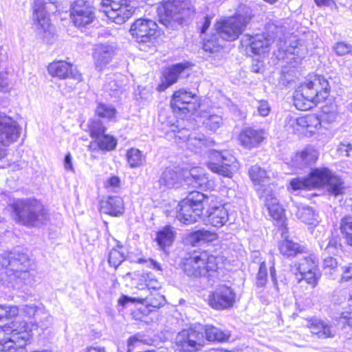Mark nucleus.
Masks as SVG:
<instances>
[{
  "label": "nucleus",
  "mask_w": 352,
  "mask_h": 352,
  "mask_svg": "<svg viewBox=\"0 0 352 352\" xmlns=\"http://www.w3.org/2000/svg\"><path fill=\"white\" fill-rule=\"evenodd\" d=\"M30 260L27 254L21 252L10 253L0 260V280L19 284L31 281Z\"/></svg>",
  "instance_id": "f257e3e1"
},
{
  "label": "nucleus",
  "mask_w": 352,
  "mask_h": 352,
  "mask_svg": "<svg viewBox=\"0 0 352 352\" xmlns=\"http://www.w3.org/2000/svg\"><path fill=\"white\" fill-rule=\"evenodd\" d=\"M15 221L27 227H37L47 220L48 215L44 206L35 199H20L12 206Z\"/></svg>",
  "instance_id": "f03ea898"
},
{
  "label": "nucleus",
  "mask_w": 352,
  "mask_h": 352,
  "mask_svg": "<svg viewBox=\"0 0 352 352\" xmlns=\"http://www.w3.org/2000/svg\"><path fill=\"white\" fill-rule=\"evenodd\" d=\"M188 6L187 0H162L157 9L160 23L167 29L177 28L183 23Z\"/></svg>",
  "instance_id": "7ed1b4c3"
},
{
  "label": "nucleus",
  "mask_w": 352,
  "mask_h": 352,
  "mask_svg": "<svg viewBox=\"0 0 352 352\" xmlns=\"http://www.w3.org/2000/svg\"><path fill=\"white\" fill-rule=\"evenodd\" d=\"M209 197L198 191H192L178 205L177 219L184 224L197 222L204 210V203L208 201Z\"/></svg>",
  "instance_id": "20e7f679"
},
{
  "label": "nucleus",
  "mask_w": 352,
  "mask_h": 352,
  "mask_svg": "<svg viewBox=\"0 0 352 352\" xmlns=\"http://www.w3.org/2000/svg\"><path fill=\"white\" fill-rule=\"evenodd\" d=\"M251 19L248 12L236 13L232 16L221 19L215 23L217 34L223 41H235L245 31Z\"/></svg>",
  "instance_id": "39448f33"
},
{
  "label": "nucleus",
  "mask_w": 352,
  "mask_h": 352,
  "mask_svg": "<svg viewBox=\"0 0 352 352\" xmlns=\"http://www.w3.org/2000/svg\"><path fill=\"white\" fill-rule=\"evenodd\" d=\"M30 338L28 331L27 323L25 321L13 322L10 325L0 327V351L8 350L12 352L13 347L10 344H14L16 347L22 348Z\"/></svg>",
  "instance_id": "423d86ee"
},
{
  "label": "nucleus",
  "mask_w": 352,
  "mask_h": 352,
  "mask_svg": "<svg viewBox=\"0 0 352 352\" xmlns=\"http://www.w3.org/2000/svg\"><path fill=\"white\" fill-rule=\"evenodd\" d=\"M217 258L209 255L207 252H201L186 260L184 264V272L192 277H212L217 269Z\"/></svg>",
  "instance_id": "0eeeda50"
},
{
  "label": "nucleus",
  "mask_w": 352,
  "mask_h": 352,
  "mask_svg": "<svg viewBox=\"0 0 352 352\" xmlns=\"http://www.w3.org/2000/svg\"><path fill=\"white\" fill-rule=\"evenodd\" d=\"M204 344V327L201 324L182 330L175 338L177 349L180 352H197Z\"/></svg>",
  "instance_id": "6e6552de"
},
{
  "label": "nucleus",
  "mask_w": 352,
  "mask_h": 352,
  "mask_svg": "<svg viewBox=\"0 0 352 352\" xmlns=\"http://www.w3.org/2000/svg\"><path fill=\"white\" fill-rule=\"evenodd\" d=\"M318 87L311 80L301 85L294 95V104L296 109L307 111L325 100V94H318Z\"/></svg>",
  "instance_id": "1a4fd4ad"
},
{
  "label": "nucleus",
  "mask_w": 352,
  "mask_h": 352,
  "mask_svg": "<svg viewBox=\"0 0 352 352\" xmlns=\"http://www.w3.org/2000/svg\"><path fill=\"white\" fill-rule=\"evenodd\" d=\"M293 267L298 272L296 275L298 283L304 280L312 287L318 284L320 276L318 261L314 255L303 257L299 262L295 263Z\"/></svg>",
  "instance_id": "9d476101"
},
{
  "label": "nucleus",
  "mask_w": 352,
  "mask_h": 352,
  "mask_svg": "<svg viewBox=\"0 0 352 352\" xmlns=\"http://www.w3.org/2000/svg\"><path fill=\"white\" fill-rule=\"evenodd\" d=\"M211 158H217L218 162H208L207 167L213 173L226 177H232L237 169L236 158L226 151L219 152L215 150L210 152Z\"/></svg>",
  "instance_id": "9b49d317"
},
{
  "label": "nucleus",
  "mask_w": 352,
  "mask_h": 352,
  "mask_svg": "<svg viewBox=\"0 0 352 352\" xmlns=\"http://www.w3.org/2000/svg\"><path fill=\"white\" fill-rule=\"evenodd\" d=\"M331 171L327 168H318L312 170L307 178L294 179L290 186L294 190H310L325 186L331 176Z\"/></svg>",
  "instance_id": "f8f14e48"
},
{
  "label": "nucleus",
  "mask_w": 352,
  "mask_h": 352,
  "mask_svg": "<svg viewBox=\"0 0 352 352\" xmlns=\"http://www.w3.org/2000/svg\"><path fill=\"white\" fill-rule=\"evenodd\" d=\"M157 28L154 21L138 19L131 25L130 32L137 42L148 43L155 39Z\"/></svg>",
  "instance_id": "ddd939ff"
},
{
  "label": "nucleus",
  "mask_w": 352,
  "mask_h": 352,
  "mask_svg": "<svg viewBox=\"0 0 352 352\" xmlns=\"http://www.w3.org/2000/svg\"><path fill=\"white\" fill-rule=\"evenodd\" d=\"M276 186L270 185L267 188L257 189L259 199L264 203L270 215L275 220H282L284 217V210L279 204L275 194Z\"/></svg>",
  "instance_id": "4468645a"
},
{
  "label": "nucleus",
  "mask_w": 352,
  "mask_h": 352,
  "mask_svg": "<svg viewBox=\"0 0 352 352\" xmlns=\"http://www.w3.org/2000/svg\"><path fill=\"white\" fill-rule=\"evenodd\" d=\"M32 19L34 28L38 35L45 38L52 34V28L45 8L44 0H34Z\"/></svg>",
  "instance_id": "2eb2a0df"
},
{
  "label": "nucleus",
  "mask_w": 352,
  "mask_h": 352,
  "mask_svg": "<svg viewBox=\"0 0 352 352\" xmlns=\"http://www.w3.org/2000/svg\"><path fill=\"white\" fill-rule=\"evenodd\" d=\"M70 15L74 24L78 28L86 27L95 19L93 7L88 1L85 0L74 2Z\"/></svg>",
  "instance_id": "dca6fc26"
},
{
  "label": "nucleus",
  "mask_w": 352,
  "mask_h": 352,
  "mask_svg": "<svg viewBox=\"0 0 352 352\" xmlns=\"http://www.w3.org/2000/svg\"><path fill=\"white\" fill-rule=\"evenodd\" d=\"M195 100V94L180 89L173 94L170 106L174 113L186 114L196 110Z\"/></svg>",
  "instance_id": "f3484780"
},
{
  "label": "nucleus",
  "mask_w": 352,
  "mask_h": 352,
  "mask_svg": "<svg viewBox=\"0 0 352 352\" xmlns=\"http://www.w3.org/2000/svg\"><path fill=\"white\" fill-rule=\"evenodd\" d=\"M236 294L226 285H221L209 296L210 305L218 310L230 308L235 302Z\"/></svg>",
  "instance_id": "a211bd4d"
},
{
  "label": "nucleus",
  "mask_w": 352,
  "mask_h": 352,
  "mask_svg": "<svg viewBox=\"0 0 352 352\" xmlns=\"http://www.w3.org/2000/svg\"><path fill=\"white\" fill-rule=\"evenodd\" d=\"M47 71L50 76L59 79L72 78L77 81L82 80L81 74L74 69L72 65L63 60L54 61L47 66Z\"/></svg>",
  "instance_id": "6ab92c4d"
},
{
  "label": "nucleus",
  "mask_w": 352,
  "mask_h": 352,
  "mask_svg": "<svg viewBox=\"0 0 352 352\" xmlns=\"http://www.w3.org/2000/svg\"><path fill=\"white\" fill-rule=\"evenodd\" d=\"M129 302H139L145 305L146 307H151L153 308H159L166 303L164 296L159 293L153 294L149 292V295H141L137 297H129L127 296H122L118 300V304L124 307Z\"/></svg>",
  "instance_id": "aec40b11"
},
{
  "label": "nucleus",
  "mask_w": 352,
  "mask_h": 352,
  "mask_svg": "<svg viewBox=\"0 0 352 352\" xmlns=\"http://www.w3.org/2000/svg\"><path fill=\"white\" fill-rule=\"evenodd\" d=\"M116 47L112 44L100 43L95 46L93 53L94 64L98 71H102L113 59Z\"/></svg>",
  "instance_id": "412c9836"
},
{
  "label": "nucleus",
  "mask_w": 352,
  "mask_h": 352,
  "mask_svg": "<svg viewBox=\"0 0 352 352\" xmlns=\"http://www.w3.org/2000/svg\"><path fill=\"white\" fill-rule=\"evenodd\" d=\"M272 42H274V40L265 34H256L254 36L247 34L244 36L242 40L243 45L248 46L250 51L254 54L267 52Z\"/></svg>",
  "instance_id": "4be33fe9"
},
{
  "label": "nucleus",
  "mask_w": 352,
  "mask_h": 352,
  "mask_svg": "<svg viewBox=\"0 0 352 352\" xmlns=\"http://www.w3.org/2000/svg\"><path fill=\"white\" fill-rule=\"evenodd\" d=\"M102 12L114 23L122 24L133 14L135 7L131 5V1L129 0L127 3H122L118 6V8L104 9Z\"/></svg>",
  "instance_id": "5701e85b"
},
{
  "label": "nucleus",
  "mask_w": 352,
  "mask_h": 352,
  "mask_svg": "<svg viewBox=\"0 0 352 352\" xmlns=\"http://www.w3.org/2000/svg\"><path fill=\"white\" fill-rule=\"evenodd\" d=\"M264 130H256L252 128H246L239 135L241 144L247 148H252L257 146L265 139Z\"/></svg>",
  "instance_id": "b1692460"
},
{
  "label": "nucleus",
  "mask_w": 352,
  "mask_h": 352,
  "mask_svg": "<svg viewBox=\"0 0 352 352\" xmlns=\"http://www.w3.org/2000/svg\"><path fill=\"white\" fill-rule=\"evenodd\" d=\"M308 327L311 333L317 335L320 338H333L336 335V330L332 325L318 319L310 320Z\"/></svg>",
  "instance_id": "393cba45"
},
{
  "label": "nucleus",
  "mask_w": 352,
  "mask_h": 352,
  "mask_svg": "<svg viewBox=\"0 0 352 352\" xmlns=\"http://www.w3.org/2000/svg\"><path fill=\"white\" fill-rule=\"evenodd\" d=\"M100 211L111 216H119L124 212V203L119 197H109L106 200L102 201Z\"/></svg>",
  "instance_id": "a878e982"
},
{
  "label": "nucleus",
  "mask_w": 352,
  "mask_h": 352,
  "mask_svg": "<svg viewBox=\"0 0 352 352\" xmlns=\"http://www.w3.org/2000/svg\"><path fill=\"white\" fill-rule=\"evenodd\" d=\"M271 173L265 170L261 167L255 165L249 170V175L254 184L257 186L256 190L261 188H267L272 184L265 185V183L270 179Z\"/></svg>",
  "instance_id": "bb28decb"
},
{
  "label": "nucleus",
  "mask_w": 352,
  "mask_h": 352,
  "mask_svg": "<svg viewBox=\"0 0 352 352\" xmlns=\"http://www.w3.org/2000/svg\"><path fill=\"white\" fill-rule=\"evenodd\" d=\"M185 66L179 63L172 66L164 73V80L161 85L158 86L159 91H164L169 86L175 83L179 74L184 70Z\"/></svg>",
  "instance_id": "cd10ccee"
},
{
  "label": "nucleus",
  "mask_w": 352,
  "mask_h": 352,
  "mask_svg": "<svg viewBox=\"0 0 352 352\" xmlns=\"http://www.w3.org/2000/svg\"><path fill=\"white\" fill-rule=\"evenodd\" d=\"M228 220V210L223 206L213 207L210 209L208 221L214 227L220 228Z\"/></svg>",
  "instance_id": "c85d7f7f"
},
{
  "label": "nucleus",
  "mask_w": 352,
  "mask_h": 352,
  "mask_svg": "<svg viewBox=\"0 0 352 352\" xmlns=\"http://www.w3.org/2000/svg\"><path fill=\"white\" fill-rule=\"evenodd\" d=\"M186 181L188 184L195 188L204 189L208 188V178L204 173L202 169L194 168L190 170V177H188Z\"/></svg>",
  "instance_id": "c756f323"
},
{
  "label": "nucleus",
  "mask_w": 352,
  "mask_h": 352,
  "mask_svg": "<svg viewBox=\"0 0 352 352\" xmlns=\"http://www.w3.org/2000/svg\"><path fill=\"white\" fill-rule=\"evenodd\" d=\"M280 254L287 258L294 257L305 252V248L292 240L285 239L279 244Z\"/></svg>",
  "instance_id": "7c9ffc66"
},
{
  "label": "nucleus",
  "mask_w": 352,
  "mask_h": 352,
  "mask_svg": "<svg viewBox=\"0 0 352 352\" xmlns=\"http://www.w3.org/2000/svg\"><path fill=\"white\" fill-rule=\"evenodd\" d=\"M214 144V141L207 139L203 134H192L187 142L188 148L197 153L204 148L209 147Z\"/></svg>",
  "instance_id": "2f4dec72"
},
{
  "label": "nucleus",
  "mask_w": 352,
  "mask_h": 352,
  "mask_svg": "<svg viewBox=\"0 0 352 352\" xmlns=\"http://www.w3.org/2000/svg\"><path fill=\"white\" fill-rule=\"evenodd\" d=\"M201 118L203 119L202 123L205 128L213 132L216 131L223 124L222 117L210 111H203Z\"/></svg>",
  "instance_id": "473e14b6"
},
{
  "label": "nucleus",
  "mask_w": 352,
  "mask_h": 352,
  "mask_svg": "<svg viewBox=\"0 0 352 352\" xmlns=\"http://www.w3.org/2000/svg\"><path fill=\"white\" fill-rule=\"evenodd\" d=\"M204 331L206 340L210 342H222L228 340L230 337L229 331H222L213 325H206Z\"/></svg>",
  "instance_id": "72a5a7b5"
},
{
  "label": "nucleus",
  "mask_w": 352,
  "mask_h": 352,
  "mask_svg": "<svg viewBox=\"0 0 352 352\" xmlns=\"http://www.w3.org/2000/svg\"><path fill=\"white\" fill-rule=\"evenodd\" d=\"M217 238V235L215 232L206 230H199L189 236V240L193 245L197 243L214 241Z\"/></svg>",
  "instance_id": "f704fd0d"
},
{
  "label": "nucleus",
  "mask_w": 352,
  "mask_h": 352,
  "mask_svg": "<svg viewBox=\"0 0 352 352\" xmlns=\"http://www.w3.org/2000/svg\"><path fill=\"white\" fill-rule=\"evenodd\" d=\"M181 181V176L176 170L166 168L162 174L159 182L160 185L168 188H173L179 184Z\"/></svg>",
  "instance_id": "c9c22d12"
},
{
  "label": "nucleus",
  "mask_w": 352,
  "mask_h": 352,
  "mask_svg": "<svg viewBox=\"0 0 352 352\" xmlns=\"http://www.w3.org/2000/svg\"><path fill=\"white\" fill-rule=\"evenodd\" d=\"M296 217L302 222L309 225H316L318 223V214L309 206H298Z\"/></svg>",
  "instance_id": "e433bc0d"
},
{
  "label": "nucleus",
  "mask_w": 352,
  "mask_h": 352,
  "mask_svg": "<svg viewBox=\"0 0 352 352\" xmlns=\"http://www.w3.org/2000/svg\"><path fill=\"white\" fill-rule=\"evenodd\" d=\"M22 311L28 317H34L36 322H42L43 319H46L48 316L43 307L36 306L34 304L23 306Z\"/></svg>",
  "instance_id": "4c0bfd02"
},
{
  "label": "nucleus",
  "mask_w": 352,
  "mask_h": 352,
  "mask_svg": "<svg viewBox=\"0 0 352 352\" xmlns=\"http://www.w3.org/2000/svg\"><path fill=\"white\" fill-rule=\"evenodd\" d=\"M300 122L301 124H302L304 133L307 132L311 134L314 133L316 130H317L321 125L320 119L314 114L301 117Z\"/></svg>",
  "instance_id": "58836bf2"
},
{
  "label": "nucleus",
  "mask_w": 352,
  "mask_h": 352,
  "mask_svg": "<svg viewBox=\"0 0 352 352\" xmlns=\"http://www.w3.org/2000/svg\"><path fill=\"white\" fill-rule=\"evenodd\" d=\"M174 232L170 227H166L157 232V242L162 249L170 245L174 240Z\"/></svg>",
  "instance_id": "ea45409f"
},
{
  "label": "nucleus",
  "mask_w": 352,
  "mask_h": 352,
  "mask_svg": "<svg viewBox=\"0 0 352 352\" xmlns=\"http://www.w3.org/2000/svg\"><path fill=\"white\" fill-rule=\"evenodd\" d=\"M96 142L98 148L102 151H111L117 146V140L113 136L104 134L98 138Z\"/></svg>",
  "instance_id": "a19ab883"
},
{
  "label": "nucleus",
  "mask_w": 352,
  "mask_h": 352,
  "mask_svg": "<svg viewBox=\"0 0 352 352\" xmlns=\"http://www.w3.org/2000/svg\"><path fill=\"white\" fill-rule=\"evenodd\" d=\"M300 120L301 117L296 118L288 115L285 120V127L289 133H304Z\"/></svg>",
  "instance_id": "79ce46f5"
},
{
  "label": "nucleus",
  "mask_w": 352,
  "mask_h": 352,
  "mask_svg": "<svg viewBox=\"0 0 352 352\" xmlns=\"http://www.w3.org/2000/svg\"><path fill=\"white\" fill-rule=\"evenodd\" d=\"M126 158L131 168L141 166L144 161V157L142 152L137 148L129 149L126 153Z\"/></svg>",
  "instance_id": "37998d69"
},
{
  "label": "nucleus",
  "mask_w": 352,
  "mask_h": 352,
  "mask_svg": "<svg viewBox=\"0 0 352 352\" xmlns=\"http://www.w3.org/2000/svg\"><path fill=\"white\" fill-rule=\"evenodd\" d=\"M341 232L344 234L346 243L352 246V217L345 216L340 222Z\"/></svg>",
  "instance_id": "c03bdc74"
},
{
  "label": "nucleus",
  "mask_w": 352,
  "mask_h": 352,
  "mask_svg": "<svg viewBox=\"0 0 352 352\" xmlns=\"http://www.w3.org/2000/svg\"><path fill=\"white\" fill-rule=\"evenodd\" d=\"M326 185L328 186V190L335 195H338L343 192L344 186L342 179L333 175L332 173H331V176Z\"/></svg>",
  "instance_id": "a18cd8bd"
},
{
  "label": "nucleus",
  "mask_w": 352,
  "mask_h": 352,
  "mask_svg": "<svg viewBox=\"0 0 352 352\" xmlns=\"http://www.w3.org/2000/svg\"><path fill=\"white\" fill-rule=\"evenodd\" d=\"M218 34L212 35L210 38L205 41L203 49L206 52L213 53L219 51L223 47V40L219 38Z\"/></svg>",
  "instance_id": "49530a36"
},
{
  "label": "nucleus",
  "mask_w": 352,
  "mask_h": 352,
  "mask_svg": "<svg viewBox=\"0 0 352 352\" xmlns=\"http://www.w3.org/2000/svg\"><path fill=\"white\" fill-rule=\"evenodd\" d=\"M89 129L90 135L92 138H96V140L105 134L104 132L106 131V128L103 126L102 122L98 119L90 121L89 124Z\"/></svg>",
  "instance_id": "de8ad7c7"
},
{
  "label": "nucleus",
  "mask_w": 352,
  "mask_h": 352,
  "mask_svg": "<svg viewBox=\"0 0 352 352\" xmlns=\"http://www.w3.org/2000/svg\"><path fill=\"white\" fill-rule=\"evenodd\" d=\"M96 113L99 117L111 120L115 118L116 110L111 105L99 104L96 109Z\"/></svg>",
  "instance_id": "09e8293b"
},
{
  "label": "nucleus",
  "mask_w": 352,
  "mask_h": 352,
  "mask_svg": "<svg viewBox=\"0 0 352 352\" xmlns=\"http://www.w3.org/2000/svg\"><path fill=\"white\" fill-rule=\"evenodd\" d=\"M125 256L122 252L117 249H112L108 255V263L109 265L116 269L124 260Z\"/></svg>",
  "instance_id": "8fccbe9b"
},
{
  "label": "nucleus",
  "mask_w": 352,
  "mask_h": 352,
  "mask_svg": "<svg viewBox=\"0 0 352 352\" xmlns=\"http://www.w3.org/2000/svg\"><path fill=\"white\" fill-rule=\"evenodd\" d=\"M314 84L316 85V87H318V94L322 95L321 94H325V99L329 96V84L328 80L324 78L323 76H316L314 79Z\"/></svg>",
  "instance_id": "3c124183"
},
{
  "label": "nucleus",
  "mask_w": 352,
  "mask_h": 352,
  "mask_svg": "<svg viewBox=\"0 0 352 352\" xmlns=\"http://www.w3.org/2000/svg\"><path fill=\"white\" fill-rule=\"evenodd\" d=\"M280 48L286 53L296 56V57L298 58H304L305 56L307 54V49L302 45H300L299 46L290 45L289 47H285V48L280 47Z\"/></svg>",
  "instance_id": "603ef678"
},
{
  "label": "nucleus",
  "mask_w": 352,
  "mask_h": 352,
  "mask_svg": "<svg viewBox=\"0 0 352 352\" xmlns=\"http://www.w3.org/2000/svg\"><path fill=\"white\" fill-rule=\"evenodd\" d=\"M267 280V266L265 262L260 265L258 272L256 275V285L257 287H263L266 285Z\"/></svg>",
  "instance_id": "864d4df0"
},
{
  "label": "nucleus",
  "mask_w": 352,
  "mask_h": 352,
  "mask_svg": "<svg viewBox=\"0 0 352 352\" xmlns=\"http://www.w3.org/2000/svg\"><path fill=\"white\" fill-rule=\"evenodd\" d=\"M143 277L146 286V292H150L151 289L157 290L161 287L160 283L154 277L153 274L146 273Z\"/></svg>",
  "instance_id": "5fc2aeb1"
},
{
  "label": "nucleus",
  "mask_w": 352,
  "mask_h": 352,
  "mask_svg": "<svg viewBox=\"0 0 352 352\" xmlns=\"http://www.w3.org/2000/svg\"><path fill=\"white\" fill-rule=\"evenodd\" d=\"M300 153L303 155V160H305L307 166H309L315 163L318 159L317 151L312 148H306L303 151L300 152Z\"/></svg>",
  "instance_id": "6e6d98bb"
},
{
  "label": "nucleus",
  "mask_w": 352,
  "mask_h": 352,
  "mask_svg": "<svg viewBox=\"0 0 352 352\" xmlns=\"http://www.w3.org/2000/svg\"><path fill=\"white\" fill-rule=\"evenodd\" d=\"M173 132L174 133V135L175 138V140L179 143L180 142H188L189 138L191 137L192 134L189 133V131L186 128H182L181 129H173Z\"/></svg>",
  "instance_id": "4d7b16f0"
},
{
  "label": "nucleus",
  "mask_w": 352,
  "mask_h": 352,
  "mask_svg": "<svg viewBox=\"0 0 352 352\" xmlns=\"http://www.w3.org/2000/svg\"><path fill=\"white\" fill-rule=\"evenodd\" d=\"M334 51L339 56H344L349 53L351 50V46L344 42L338 43L333 47Z\"/></svg>",
  "instance_id": "13d9d810"
},
{
  "label": "nucleus",
  "mask_w": 352,
  "mask_h": 352,
  "mask_svg": "<svg viewBox=\"0 0 352 352\" xmlns=\"http://www.w3.org/2000/svg\"><path fill=\"white\" fill-rule=\"evenodd\" d=\"M339 246H340V244L338 243V239L333 237L329 239L327 245L325 246L324 250L327 254H336Z\"/></svg>",
  "instance_id": "bf43d9fd"
},
{
  "label": "nucleus",
  "mask_w": 352,
  "mask_h": 352,
  "mask_svg": "<svg viewBox=\"0 0 352 352\" xmlns=\"http://www.w3.org/2000/svg\"><path fill=\"white\" fill-rule=\"evenodd\" d=\"M352 279V263L342 267V273L341 275V282H348Z\"/></svg>",
  "instance_id": "052dcab7"
},
{
  "label": "nucleus",
  "mask_w": 352,
  "mask_h": 352,
  "mask_svg": "<svg viewBox=\"0 0 352 352\" xmlns=\"http://www.w3.org/2000/svg\"><path fill=\"white\" fill-rule=\"evenodd\" d=\"M339 116L336 111H331L329 113L324 112L320 120L321 123L331 124L337 120Z\"/></svg>",
  "instance_id": "680f3d73"
},
{
  "label": "nucleus",
  "mask_w": 352,
  "mask_h": 352,
  "mask_svg": "<svg viewBox=\"0 0 352 352\" xmlns=\"http://www.w3.org/2000/svg\"><path fill=\"white\" fill-rule=\"evenodd\" d=\"M257 109L259 115L267 116L270 111V107L267 101L261 100L258 102Z\"/></svg>",
  "instance_id": "e2e57ef3"
},
{
  "label": "nucleus",
  "mask_w": 352,
  "mask_h": 352,
  "mask_svg": "<svg viewBox=\"0 0 352 352\" xmlns=\"http://www.w3.org/2000/svg\"><path fill=\"white\" fill-rule=\"evenodd\" d=\"M303 155H301L300 152L296 153L294 157L292 159V164L294 166L298 168H303L307 166L305 160H303Z\"/></svg>",
  "instance_id": "0e129e2a"
},
{
  "label": "nucleus",
  "mask_w": 352,
  "mask_h": 352,
  "mask_svg": "<svg viewBox=\"0 0 352 352\" xmlns=\"http://www.w3.org/2000/svg\"><path fill=\"white\" fill-rule=\"evenodd\" d=\"M338 152L343 156H349L350 151H352V144L350 143L342 142L338 147Z\"/></svg>",
  "instance_id": "69168bd1"
},
{
  "label": "nucleus",
  "mask_w": 352,
  "mask_h": 352,
  "mask_svg": "<svg viewBox=\"0 0 352 352\" xmlns=\"http://www.w3.org/2000/svg\"><path fill=\"white\" fill-rule=\"evenodd\" d=\"M323 265L324 269L334 270L338 266V262L336 258L328 256L324 259Z\"/></svg>",
  "instance_id": "338daca9"
},
{
  "label": "nucleus",
  "mask_w": 352,
  "mask_h": 352,
  "mask_svg": "<svg viewBox=\"0 0 352 352\" xmlns=\"http://www.w3.org/2000/svg\"><path fill=\"white\" fill-rule=\"evenodd\" d=\"M150 310L147 307H144L142 311L141 309H138L132 313L133 318L135 320H142L144 316H146Z\"/></svg>",
  "instance_id": "774afa93"
}]
</instances>
